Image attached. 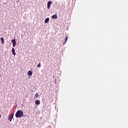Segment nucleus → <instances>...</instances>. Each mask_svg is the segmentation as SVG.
Segmentation results:
<instances>
[{
  "label": "nucleus",
  "instance_id": "obj_11",
  "mask_svg": "<svg viewBox=\"0 0 128 128\" xmlns=\"http://www.w3.org/2000/svg\"><path fill=\"white\" fill-rule=\"evenodd\" d=\"M35 96L36 98H38V93H36L35 94Z\"/></svg>",
  "mask_w": 128,
  "mask_h": 128
},
{
  "label": "nucleus",
  "instance_id": "obj_9",
  "mask_svg": "<svg viewBox=\"0 0 128 128\" xmlns=\"http://www.w3.org/2000/svg\"><path fill=\"white\" fill-rule=\"evenodd\" d=\"M28 76H32V71L30 70H29L28 72Z\"/></svg>",
  "mask_w": 128,
  "mask_h": 128
},
{
  "label": "nucleus",
  "instance_id": "obj_10",
  "mask_svg": "<svg viewBox=\"0 0 128 128\" xmlns=\"http://www.w3.org/2000/svg\"><path fill=\"white\" fill-rule=\"evenodd\" d=\"M0 40H2V44H4V38H1Z\"/></svg>",
  "mask_w": 128,
  "mask_h": 128
},
{
  "label": "nucleus",
  "instance_id": "obj_1",
  "mask_svg": "<svg viewBox=\"0 0 128 128\" xmlns=\"http://www.w3.org/2000/svg\"><path fill=\"white\" fill-rule=\"evenodd\" d=\"M15 116L16 118H22L24 116V112L22 110H18Z\"/></svg>",
  "mask_w": 128,
  "mask_h": 128
},
{
  "label": "nucleus",
  "instance_id": "obj_2",
  "mask_svg": "<svg viewBox=\"0 0 128 128\" xmlns=\"http://www.w3.org/2000/svg\"><path fill=\"white\" fill-rule=\"evenodd\" d=\"M52 1H48V4H47V8L48 10H50V6L52 5Z\"/></svg>",
  "mask_w": 128,
  "mask_h": 128
},
{
  "label": "nucleus",
  "instance_id": "obj_3",
  "mask_svg": "<svg viewBox=\"0 0 128 128\" xmlns=\"http://www.w3.org/2000/svg\"><path fill=\"white\" fill-rule=\"evenodd\" d=\"M12 42L13 47L14 48V46H16V40H12Z\"/></svg>",
  "mask_w": 128,
  "mask_h": 128
},
{
  "label": "nucleus",
  "instance_id": "obj_12",
  "mask_svg": "<svg viewBox=\"0 0 128 128\" xmlns=\"http://www.w3.org/2000/svg\"><path fill=\"white\" fill-rule=\"evenodd\" d=\"M8 120H10V122H12V118L10 117L8 118Z\"/></svg>",
  "mask_w": 128,
  "mask_h": 128
},
{
  "label": "nucleus",
  "instance_id": "obj_5",
  "mask_svg": "<svg viewBox=\"0 0 128 128\" xmlns=\"http://www.w3.org/2000/svg\"><path fill=\"white\" fill-rule=\"evenodd\" d=\"M52 18H54V19H56V18H58V16L56 15V14H55L54 15H52Z\"/></svg>",
  "mask_w": 128,
  "mask_h": 128
},
{
  "label": "nucleus",
  "instance_id": "obj_14",
  "mask_svg": "<svg viewBox=\"0 0 128 128\" xmlns=\"http://www.w3.org/2000/svg\"><path fill=\"white\" fill-rule=\"evenodd\" d=\"M10 118H14V114H12L10 116Z\"/></svg>",
  "mask_w": 128,
  "mask_h": 128
},
{
  "label": "nucleus",
  "instance_id": "obj_13",
  "mask_svg": "<svg viewBox=\"0 0 128 128\" xmlns=\"http://www.w3.org/2000/svg\"><path fill=\"white\" fill-rule=\"evenodd\" d=\"M41 66H40V63H39L38 66V68H40Z\"/></svg>",
  "mask_w": 128,
  "mask_h": 128
},
{
  "label": "nucleus",
  "instance_id": "obj_6",
  "mask_svg": "<svg viewBox=\"0 0 128 128\" xmlns=\"http://www.w3.org/2000/svg\"><path fill=\"white\" fill-rule=\"evenodd\" d=\"M68 36H66L65 37V38H64V44H65L66 43V42H68Z\"/></svg>",
  "mask_w": 128,
  "mask_h": 128
},
{
  "label": "nucleus",
  "instance_id": "obj_4",
  "mask_svg": "<svg viewBox=\"0 0 128 128\" xmlns=\"http://www.w3.org/2000/svg\"><path fill=\"white\" fill-rule=\"evenodd\" d=\"M40 104V100H36L35 102V104H36V106H38L39 104Z\"/></svg>",
  "mask_w": 128,
  "mask_h": 128
},
{
  "label": "nucleus",
  "instance_id": "obj_8",
  "mask_svg": "<svg viewBox=\"0 0 128 128\" xmlns=\"http://www.w3.org/2000/svg\"><path fill=\"white\" fill-rule=\"evenodd\" d=\"M12 54H14V56H16V52H14V48H12Z\"/></svg>",
  "mask_w": 128,
  "mask_h": 128
},
{
  "label": "nucleus",
  "instance_id": "obj_7",
  "mask_svg": "<svg viewBox=\"0 0 128 128\" xmlns=\"http://www.w3.org/2000/svg\"><path fill=\"white\" fill-rule=\"evenodd\" d=\"M49 20H50V18H46L44 20L45 24H48Z\"/></svg>",
  "mask_w": 128,
  "mask_h": 128
},
{
  "label": "nucleus",
  "instance_id": "obj_15",
  "mask_svg": "<svg viewBox=\"0 0 128 128\" xmlns=\"http://www.w3.org/2000/svg\"><path fill=\"white\" fill-rule=\"evenodd\" d=\"M0 118H2V115L0 114Z\"/></svg>",
  "mask_w": 128,
  "mask_h": 128
}]
</instances>
